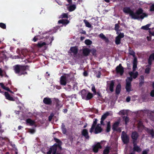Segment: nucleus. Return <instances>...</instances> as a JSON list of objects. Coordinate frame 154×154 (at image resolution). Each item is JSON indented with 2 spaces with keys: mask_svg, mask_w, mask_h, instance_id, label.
Returning <instances> with one entry per match:
<instances>
[{
  "mask_svg": "<svg viewBox=\"0 0 154 154\" xmlns=\"http://www.w3.org/2000/svg\"><path fill=\"white\" fill-rule=\"evenodd\" d=\"M76 8V5H70L68 7V9L70 11H74L75 9Z\"/></svg>",
  "mask_w": 154,
  "mask_h": 154,
  "instance_id": "29",
  "label": "nucleus"
},
{
  "mask_svg": "<svg viewBox=\"0 0 154 154\" xmlns=\"http://www.w3.org/2000/svg\"><path fill=\"white\" fill-rule=\"evenodd\" d=\"M84 75L85 76H86L87 75V73L86 72H85L83 73Z\"/></svg>",
  "mask_w": 154,
  "mask_h": 154,
  "instance_id": "60",
  "label": "nucleus"
},
{
  "mask_svg": "<svg viewBox=\"0 0 154 154\" xmlns=\"http://www.w3.org/2000/svg\"><path fill=\"white\" fill-rule=\"evenodd\" d=\"M119 121L116 122L113 125L112 129L114 130H117V128L119 125Z\"/></svg>",
  "mask_w": 154,
  "mask_h": 154,
  "instance_id": "30",
  "label": "nucleus"
},
{
  "mask_svg": "<svg viewBox=\"0 0 154 154\" xmlns=\"http://www.w3.org/2000/svg\"><path fill=\"white\" fill-rule=\"evenodd\" d=\"M121 90V85L120 84H119L116 86V92L117 94H119L120 91Z\"/></svg>",
  "mask_w": 154,
  "mask_h": 154,
  "instance_id": "28",
  "label": "nucleus"
},
{
  "mask_svg": "<svg viewBox=\"0 0 154 154\" xmlns=\"http://www.w3.org/2000/svg\"><path fill=\"white\" fill-rule=\"evenodd\" d=\"M93 97V95L91 93L88 92L87 98H88V100L91 99Z\"/></svg>",
  "mask_w": 154,
  "mask_h": 154,
  "instance_id": "41",
  "label": "nucleus"
},
{
  "mask_svg": "<svg viewBox=\"0 0 154 154\" xmlns=\"http://www.w3.org/2000/svg\"><path fill=\"white\" fill-rule=\"evenodd\" d=\"M49 36L46 38H47V40L45 42H38L37 44L38 47L41 48L44 45H48L49 44L51 43L53 40V38H49Z\"/></svg>",
  "mask_w": 154,
  "mask_h": 154,
  "instance_id": "5",
  "label": "nucleus"
},
{
  "mask_svg": "<svg viewBox=\"0 0 154 154\" xmlns=\"http://www.w3.org/2000/svg\"><path fill=\"white\" fill-rule=\"evenodd\" d=\"M137 68V59L136 57H135L134 58L133 63V71H134L136 70V69Z\"/></svg>",
  "mask_w": 154,
  "mask_h": 154,
  "instance_id": "26",
  "label": "nucleus"
},
{
  "mask_svg": "<svg viewBox=\"0 0 154 154\" xmlns=\"http://www.w3.org/2000/svg\"><path fill=\"white\" fill-rule=\"evenodd\" d=\"M149 151V149L143 150L142 152V154H147Z\"/></svg>",
  "mask_w": 154,
  "mask_h": 154,
  "instance_id": "52",
  "label": "nucleus"
},
{
  "mask_svg": "<svg viewBox=\"0 0 154 154\" xmlns=\"http://www.w3.org/2000/svg\"><path fill=\"white\" fill-rule=\"evenodd\" d=\"M95 74L97 77L98 78H99L100 77L101 73L100 71H98L97 72H96Z\"/></svg>",
  "mask_w": 154,
  "mask_h": 154,
  "instance_id": "47",
  "label": "nucleus"
},
{
  "mask_svg": "<svg viewBox=\"0 0 154 154\" xmlns=\"http://www.w3.org/2000/svg\"><path fill=\"white\" fill-rule=\"evenodd\" d=\"M95 133L97 134L101 132L102 129L101 128V125L100 124H98L96 127H95Z\"/></svg>",
  "mask_w": 154,
  "mask_h": 154,
  "instance_id": "15",
  "label": "nucleus"
},
{
  "mask_svg": "<svg viewBox=\"0 0 154 154\" xmlns=\"http://www.w3.org/2000/svg\"><path fill=\"white\" fill-rule=\"evenodd\" d=\"M2 73V69L1 68H0V76H3Z\"/></svg>",
  "mask_w": 154,
  "mask_h": 154,
  "instance_id": "59",
  "label": "nucleus"
},
{
  "mask_svg": "<svg viewBox=\"0 0 154 154\" xmlns=\"http://www.w3.org/2000/svg\"><path fill=\"white\" fill-rule=\"evenodd\" d=\"M150 95L152 97H154V90H153L151 91L150 93Z\"/></svg>",
  "mask_w": 154,
  "mask_h": 154,
  "instance_id": "55",
  "label": "nucleus"
},
{
  "mask_svg": "<svg viewBox=\"0 0 154 154\" xmlns=\"http://www.w3.org/2000/svg\"><path fill=\"white\" fill-rule=\"evenodd\" d=\"M150 10L151 11H154V4L152 5L150 7Z\"/></svg>",
  "mask_w": 154,
  "mask_h": 154,
  "instance_id": "54",
  "label": "nucleus"
},
{
  "mask_svg": "<svg viewBox=\"0 0 154 154\" xmlns=\"http://www.w3.org/2000/svg\"><path fill=\"white\" fill-rule=\"evenodd\" d=\"M130 100V97H127L126 99V101L127 102H129Z\"/></svg>",
  "mask_w": 154,
  "mask_h": 154,
  "instance_id": "57",
  "label": "nucleus"
},
{
  "mask_svg": "<svg viewBox=\"0 0 154 154\" xmlns=\"http://www.w3.org/2000/svg\"><path fill=\"white\" fill-rule=\"evenodd\" d=\"M90 52V50L88 48H85L83 49V53L85 56H87Z\"/></svg>",
  "mask_w": 154,
  "mask_h": 154,
  "instance_id": "25",
  "label": "nucleus"
},
{
  "mask_svg": "<svg viewBox=\"0 0 154 154\" xmlns=\"http://www.w3.org/2000/svg\"><path fill=\"white\" fill-rule=\"evenodd\" d=\"M114 85V82L113 81H112L109 82L108 84L107 88H108L110 91L112 92L113 91V88Z\"/></svg>",
  "mask_w": 154,
  "mask_h": 154,
  "instance_id": "11",
  "label": "nucleus"
},
{
  "mask_svg": "<svg viewBox=\"0 0 154 154\" xmlns=\"http://www.w3.org/2000/svg\"><path fill=\"white\" fill-rule=\"evenodd\" d=\"M55 102L56 104L57 107L58 109L61 107L63 106V104L61 101H59L58 99L54 98Z\"/></svg>",
  "mask_w": 154,
  "mask_h": 154,
  "instance_id": "16",
  "label": "nucleus"
},
{
  "mask_svg": "<svg viewBox=\"0 0 154 154\" xmlns=\"http://www.w3.org/2000/svg\"><path fill=\"white\" fill-rule=\"evenodd\" d=\"M109 114V112H107L105 114H104L102 116L101 119L100 123L102 125H104V124L103 123L104 120L106 119L107 116Z\"/></svg>",
  "mask_w": 154,
  "mask_h": 154,
  "instance_id": "17",
  "label": "nucleus"
},
{
  "mask_svg": "<svg viewBox=\"0 0 154 154\" xmlns=\"http://www.w3.org/2000/svg\"><path fill=\"white\" fill-rule=\"evenodd\" d=\"M61 17L62 18H65V17L68 18V17L67 14H65V13L61 15Z\"/></svg>",
  "mask_w": 154,
  "mask_h": 154,
  "instance_id": "51",
  "label": "nucleus"
},
{
  "mask_svg": "<svg viewBox=\"0 0 154 154\" xmlns=\"http://www.w3.org/2000/svg\"><path fill=\"white\" fill-rule=\"evenodd\" d=\"M70 49L72 52L75 54H76L78 52V49L76 47H71Z\"/></svg>",
  "mask_w": 154,
  "mask_h": 154,
  "instance_id": "32",
  "label": "nucleus"
},
{
  "mask_svg": "<svg viewBox=\"0 0 154 154\" xmlns=\"http://www.w3.org/2000/svg\"><path fill=\"white\" fill-rule=\"evenodd\" d=\"M110 149V147L109 146H107L103 150V154H108Z\"/></svg>",
  "mask_w": 154,
  "mask_h": 154,
  "instance_id": "31",
  "label": "nucleus"
},
{
  "mask_svg": "<svg viewBox=\"0 0 154 154\" xmlns=\"http://www.w3.org/2000/svg\"><path fill=\"white\" fill-rule=\"evenodd\" d=\"M58 23L59 24L62 23L66 26L69 23V21L67 20L63 19L58 21Z\"/></svg>",
  "mask_w": 154,
  "mask_h": 154,
  "instance_id": "27",
  "label": "nucleus"
},
{
  "mask_svg": "<svg viewBox=\"0 0 154 154\" xmlns=\"http://www.w3.org/2000/svg\"><path fill=\"white\" fill-rule=\"evenodd\" d=\"M97 119H94V121L93 122V123L92 125L90 131V132L91 133L93 132V130L95 127V126L97 123Z\"/></svg>",
  "mask_w": 154,
  "mask_h": 154,
  "instance_id": "23",
  "label": "nucleus"
},
{
  "mask_svg": "<svg viewBox=\"0 0 154 154\" xmlns=\"http://www.w3.org/2000/svg\"><path fill=\"white\" fill-rule=\"evenodd\" d=\"M134 144V150L138 152H140L141 151L140 148L137 145V142L135 141L133 142Z\"/></svg>",
  "mask_w": 154,
  "mask_h": 154,
  "instance_id": "18",
  "label": "nucleus"
},
{
  "mask_svg": "<svg viewBox=\"0 0 154 154\" xmlns=\"http://www.w3.org/2000/svg\"><path fill=\"white\" fill-rule=\"evenodd\" d=\"M100 37L103 39H106V38L105 36L102 33H100L99 35Z\"/></svg>",
  "mask_w": 154,
  "mask_h": 154,
  "instance_id": "48",
  "label": "nucleus"
},
{
  "mask_svg": "<svg viewBox=\"0 0 154 154\" xmlns=\"http://www.w3.org/2000/svg\"><path fill=\"white\" fill-rule=\"evenodd\" d=\"M121 137L124 143H127L129 142V137L124 131L122 132Z\"/></svg>",
  "mask_w": 154,
  "mask_h": 154,
  "instance_id": "7",
  "label": "nucleus"
},
{
  "mask_svg": "<svg viewBox=\"0 0 154 154\" xmlns=\"http://www.w3.org/2000/svg\"><path fill=\"white\" fill-rule=\"evenodd\" d=\"M147 40L148 41L150 40L151 38L150 37H147Z\"/></svg>",
  "mask_w": 154,
  "mask_h": 154,
  "instance_id": "64",
  "label": "nucleus"
},
{
  "mask_svg": "<svg viewBox=\"0 0 154 154\" xmlns=\"http://www.w3.org/2000/svg\"><path fill=\"white\" fill-rule=\"evenodd\" d=\"M129 74L130 76V77H131L132 79V78L135 79L137 77L138 75V72H134L133 71H131L129 72Z\"/></svg>",
  "mask_w": 154,
  "mask_h": 154,
  "instance_id": "20",
  "label": "nucleus"
},
{
  "mask_svg": "<svg viewBox=\"0 0 154 154\" xmlns=\"http://www.w3.org/2000/svg\"><path fill=\"white\" fill-rule=\"evenodd\" d=\"M23 128V127H22V126H18V129L19 130H20V129L21 128Z\"/></svg>",
  "mask_w": 154,
  "mask_h": 154,
  "instance_id": "61",
  "label": "nucleus"
},
{
  "mask_svg": "<svg viewBox=\"0 0 154 154\" xmlns=\"http://www.w3.org/2000/svg\"><path fill=\"white\" fill-rule=\"evenodd\" d=\"M116 34L118 35V36L116 38L115 42L117 45H119L120 43L121 38L124 37V35L123 33L119 32L118 31L116 32Z\"/></svg>",
  "mask_w": 154,
  "mask_h": 154,
  "instance_id": "9",
  "label": "nucleus"
},
{
  "mask_svg": "<svg viewBox=\"0 0 154 154\" xmlns=\"http://www.w3.org/2000/svg\"><path fill=\"white\" fill-rule=\"evenodd\" d=\"M90 52L93 55H94L96 54V50L95 49L90 50Z\"/></svg>",
  "mask_w": 154,
  "mask_h": 154,
  "instance_id": "50",
  "label": "nucleus"
},
{
  "mask_svg": "<svg viewBox=\"0 0 154 154\" xmlns=\"http://www.w3.org/2000/svg\"><path fill=\"white\" fill-rule=\"evenodd\" d=\"M14 67L15 72L18 74L19 75L26 74V72L25 71L28 69L27 66H21L19 65H17Z\"/></svg>",
  "mask_w": 154,
  "mask_h": 154,
  "instance_id": "2",
  "label": "nucleus"
},
{
  "mask_svg": "<svg viewBox=\"0 0 154 154\" xmlns=\"http://www.w3.org/2000/svg\"><path fill=\"white\" fill-rule=\"evenodd\" d=\"M119 26L118 24H116L115 25V29L116 31L117 32V31L119 32Z\"/></svg>",
  "mask_w": 154,
  "mask_h": 154,
  "instance_id": "46",
  "label": "nucleus"
},
{
  "mask_svg": "<svg viewBox=\"0 0 154 154\" xmlns=\"http://www.w3.org/2000/svg\"><path fill=\"white\" fill-rule=\"evenodd\" d=\"M26 122L27 123L29 124L30 125H32L34 124V122L30 119H28L26 120Z\"/></svg>",
  "mask_w": 154,
  "mask_h": 154,
  "instance_id": "37",
  "label": "nucleus"
},
{
  "mask_svg": "<svg viewBox=\"0 0 154 154\" xmlns=\"http://www.w3.org/2000/svg\"><path fill=\"white\" fill-rule=\"evenodd\" d=\"M138 128L139 131H141L142 130L144 129L147 132L150 134L152 137H154V133L152 129H149L146 128L144 127V126L143 125V124L142 122L141 121H139L138 123Z\"/></svg>",
  "mask_w": 154,
  "mask_h": 154,
  "instance_id": "3",
  "label": "nucleus"
},
{
  "mask_svg": "<svg viewBox=\"0 0 154 154\" xmlns=\"http://www.w3.org/2000/svg\"><path fill=\"white\" fill-rule=\"evenodd\" d=\"M110 126H107L106 128V131L109 132L110 131Z\"/></svg>",
  "mask_w": 154,
  "mask_h": 154,
  "instance_id": "53",
  "label": "nucleus"
},
{
  "mask_svg": "<svg viewBox=\"0 0 154 154\" xmlns=\"http://www.w3.org/2000/svg\"><path fill=\"white\" fill-rule=\"evenodd\" d=\"M152 60H154V53L151 55L149 58L148 63L150 65L151 64Z\"/></svg>",
  "mask_w": 154,
  "mask_h": 154,
  "instance_id": "33",
  "label": "nucleus"
},
{
  "mask_svg": "<svg viewBox=\"0 0 154 154\" xmlns=\"http://www.w3.org/2000/svg\"><path fill=\"white\" fill-rule=\"evenodd\" d=\"M0 85L3 89L6 91H9V88L6 87L3 83H0Z\"/></svg>",
  "mask_w": 154,
  "mask_h": 154,
  "instance_id": "38",
  "label": "nucleus"
},
{
  "mask_svg": "<svg viewBox=\"0 0 154 154\" xmlns=\"http://www.w3.org/2000/svg\"><path fill=\"white\" fill-rule=\"evenodd\" d=\"M138 136V134L136 132H134L132 133L131 137L133 140V142L134 141L137 142L136 140Z\"/></svg>",
  "mask_w": 154,
  "mask_h": 154,
  "instance_id": "21",
  "label": "nucleus"
},
{
  "mask_svg": "<svg viewBox=\"0 0 154 154\" xmlns=\"http://www.w3.org/2000/svg\"><path fill=\"white\" fill-rule=\"evenodd\" d=\"M35 131V130L34 129H30L29 131V132L30 133L32 134L34 133Z\"/></svg>",
  "mask_w": 154,
  "mask_h": 154,
  "instance_id": "56",
  "label": "nucleus"
},
{
  "mask_svg": "<svg viewBox=\"0 0 154 154\" xmlns=\"http://www.w3.org/2000/svg\"><path fill=\"white\" fill-rule=\"evenodd\" d=\"M85 43L86 45H89L92 44V42L90 40L87 39L85 41Z\"/></svg>",
  "mask_w": 154,
  "mask_h": 154,
  "instance_id": "40",
  "label": "nucleus"
},
{
  "mask_svg": "<svg viewBox=\"0 0 154 154\" xmlns=\"http://www.w3.org/2000/svg\"><path fill=\"white\" fill-rule=\"evenodd\" d=\"M82 135L84 136L86 139H89V136L88 134V131L86 129H84L82 132Z\"/></svg>",
  "mask_w": 154,
  "mask_h": 154,
  "instance_id": "22",
  "label": "nucleus"
},
{
  "mask_svg": "<svg viewBox=\"0 0 154 154\" xmlns=\"http://www.w3.org/2000/svg\"><path fill=\"white\" fill-rule=\"evenodd\" d=\"M91 90H92V91H93V92L94 94H96V91L95 88V86H94V85H93V84H91Z\"/></svg>",
  "mask_w": 154,
  "mask_h": 154,
  "instance_id": "45",
  "label": "nucleus"
},
{
  "mask_svg": "<svg viewBox=\"0 0 154 154\" xmlns=\"http://www.w3.org/2000/svg\"><path fill=\"white\" fill-rule=\"evenodd\" d=\"M84 22L85 24V26L86 27L88 28H91V24L90 23L86 20H84Z\"/></svg>",
  "mask_w": 154,
  "mask_h": 154,
  "instance_id": "35",
  "label": "nucleus"
},
{
  "mask_svg": "<svg viewBox=\"0 0 154 154\" xmlns=\"http://www.w3.org/2000/svg\"><path fill=\"white\" fill-rule=\"evenodd\" d=\"M101 146L100 145V143H98L96 144L93 146V150L94 152H97L98 151V150L99 149H101Z\"/></svg>",
  "mask_w": 154,
  "mask_h": 154,
  "instance_id": "14",
  "label": "nucleus"
},
{
  "mask_svg": "<svg viewBox=\"0 0 154 154\" xmlns=\"http://www.w3.org/2000/svg\"><path fill=\"white\" fill-rule=\"evenodd\" d=\"M129 54L132 55L134 58L136 57H135V53L133 51L131 50V49H129Z\"/></svg>",
  "mask_w": 154,
  "mask_h": 154,
  "instance_id": "42",
  "label": "nucleus"
},
{
  "mask_svg": "<svg viewBox=\"0 0 154 154\" xmlns=\"http://www.w3.org/2000/svg\"><path fill=\"white\" fill-rule=\"evenodd\" d=\"M123 119L125 122V124H127L129 120L127 116H124L123 117Z\"/></svg>",
  "mask_w": 154,
  "mask_h": 154,
  "instance_id": "43",
  "label": "nucleus"
},
{
  "mask_svg": "<svg viewBox=\"0 0 154 154\" xmlns=\"http://www.w3.org/2000/svg\"><path fill=\"white\" fill-rule=\"evenodd\" d=\"M0 27L4 29L6 28V25L5 24L3 23H0Z\"/></svg>",
  "mask_w": 154,
  "mask_h": 154,
  "instance_id": "49",
  "label": "nucleus"
},
{
  "mask_svg": "<svg viewBox=\"0 0 154 154\" xmlns=\"http://www.w3.org/2000/svg\"><path fill=\"white\" fill-rule=\"evenodd\" d=\"M127 113V111L125 110H122L119 111V114L121 115H125Z\"/></svg>",
  "mask_w": 154,
  "mask_h": 154,
  "instance_id": "39",
  "label": "nucleus"
},
{
  "mask_svg": "<svg viewBox=\"0 0 154 154\" xmlns=\"http://www.w3.org/2000/svg\"><path fill=\"white\" fill-rule=\"evenodd\" d=\"M43 102L46 104L50 105L51 104L52 100L50 98L45 97L43 100Z\"/></svg>",
  "mask_w": 154,
  "mask_h": 154,
  "instance_id": "19",
  "label": "nucleus"
},
{
  "mask_svg": "<svg viewBox=\"0 0 154 154\" xmlns=\"http://www.w3.org/2000/svg\"><path fill=\"white\" fill-rule=\"evenodd\" d=\"M43 36H42V37L41 38L38 35L35 36L33 38L32 41L34 42H35L41 39L46 38L47 37H48L49 34L48 33H46L45 34H43Z\"/></svg>",
  "mask_w": 154,
  "mask_h": 154,
  "instance_id": "10",
  "label": "nucleus"
},
{
  "mask_svg": "<svg viewBox=\"0 0 154 154\" xmlns=\"http://www.w3.org/2000/svg\"><path fill=\"white\" fill-rule=\"evenodd\" d=\"M56 141L58 143V144H55L50 149L49 151L47 152V154H55L56 152L57 146H60V143L61 142L58 139H56Z\"/></svg>",
  "mask_w": 154,
  "mask_h": 154,
  "instance_id": "4",
  "label": "nucleus"
},
{
  "mask_svg": "<svg viewBox=\"0 0 154 154\" xmlns=\"http://www.w3.org/2000/svg\"><path fill=\"white\" fill-rule=\"evenodd\" d=\"M150 25L151 24H147L145 26H142L141 29L146 30L149 29H150L149 28V27L150 26Z\"/></svg>",
  "mask_w": 154,
  "mask_h": 154,
  "instance_id": "34",
  "label": "nucleus"
},
{
  "mask_svg": "<svg viewBox=\"0 0 154 154\" xmlns=\"http://www.w3.org/2000/svg\"><path fill=\"white\" fill-rule=\"evenodd\" d=\"M116 70L118 73H119L121 75H122L124 72L123 68L121 64H119V66L116 68Z\"/></svg>",
  "mask_w": 154,
  "mask_h": 154,
  "instance_id": "13",
  "label": "nucleus"
},
{
  "mask_svg": "<svg viewBox=\"0 0 154 154\" xmlns=\"http://www.w3.org/2000/svg\"><path fill=\"white\" fill-rule=\"evenodd\" d=\"M107 126H110V122H107Z\"/></svg>",
  "mask_w": 154,
  "mask_h": 154,
  "instance_id": "63",
  "label": "nucleus"
},
{
  "mask_svg": "<svg viewBox=\"0 0 154 154\" xmlns=\"http://www.w3.org/2000/svg\"><path fill=\"white\" fill-rule=\"evenodd\" d=\"M60 84L63 85H65L68 82V76L67 75L62 76L60 79Z\"/></svg>",
  "mask_w": 154,
  "mask_h": 154,
  "instance_id": "6",
  "label": "nucleus"
},
{
  "mask_svg": "<svg viewBox=\"0 0 154 154\" xmlns=\"http://www.w3.org/2000/svg\"><path fill=\"white\" fill-rule=\"evenodd\" d=\"M81 95L82 99L86 100H88L87 98L88 91L85 90H83L81 91Z\"/></svg>",
  "mask_w": 154,
  "mask_h": 154,
  "instance_id": "12",
  "label": "nucleus"
},
{
  "mask_svg": "<svg viewBox=\"0 0 154 154\" xmlns=\"http://www.w3.org/2000/svg\"><path fill=\"white\" fill-rule=\"evenodd\" d=\"M123 11L125 13L129 14L131 18L134 19H142L145 17H146L147 15L143 13V10L141 8H139L136 11L135 13L129 7H125L123 9Z\"/></svg>",
  "mask_w": 154,
  "mask_h": 154,
  "instance_id": "1",
  "label": "nucleus"
},
{
  "mask_svg": "<svg viewBox=\"0 0 154 154\" xmlns=\"http://www.w3.org/2000/svg\"><path fill=\"white\" fill-rule=\"evenodd\" d=\"M126 80V89L127 91L129 92L131 91V82L132 81V79L131 77H128Z\"/></svg>",
  "mask_w": 154,
  "mask_h": 154,
  "instance_id": "8",
  "label": "nucleus"
},
{
  "mask_svg": "<svg viewBox=\"0 0 154 154\" xmlns=\"http://www.w3.org/2000/svg\"><path fill=\"white\" fill-rule=\"evenodd\" d=\"M5 95L6 99L10 101H14V98L10 96L8 92H5Z\"/></svg>",
  "mask_w": 154,
  "mask_h": 154,
  "instance_id": "24",
  "label": "nucleus"
},
{
  "mask_svg": "<svg viewBox=\"0 0 154 154\" xmlns=\"http://www.w3.org/2000/svg\"><path fill=\"white\" fill-rule=\"evenodd\" d=\"M53 116L51 115L50 116L48 117V120L49 121H51L52 118Z\"/></svg>",
  "mask_w": 154,
  "mask_h": 154,
  "instance_id": "58",
  "label": "nucleus"
},
{
  "mask_svg": "<svg viewBox=\"0 0 154 154\" xmlns=\"http://www.w3.org/2000/svg\"><path fill=\"white\" fill-rule=\"evenodd\" d=\"M151 67L150 66H148L145 69V72L146 73L148 74L149 73L150 70V69Z\"/></svg>",
  "mask_w": 154,
  "mask_h": 154,
  "instance_id": "44",
  "label": "nucleus"
},
{
  "mask_svg": "<svg viewBox=\"0 0 154 154\" xmlns=\"http://www.w3.org/2000/svg\"><path fill=\"white\" fill-rule=\"evenodd\" d=\"M16 114H18L19 113V111H15Z\"/></svg>",
  "mask_w": 154,
  "mask_h": 154,
  "instance_id": "62",
  "label": "nucleus"
},
{
  "mask_svg": "<svg viewBox=\"0 0 154 154\" xmlns=\"http://www.w3.org/2000/svg\"><path fill=\"white\" fill-rule=\"evenodd\" d=\"M61 129L63 133L64 134H65L66 132V129L65 128V126L63 123H62L61 125Z\"/></svg>",
  "mask_w": 154,
  "mask_h": 154,
  "instance_id": "36",
  "label": "nucleus"
}]
</instances>
